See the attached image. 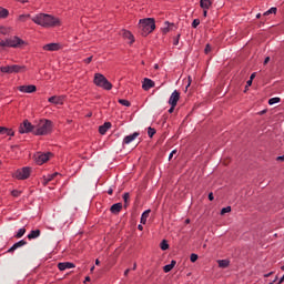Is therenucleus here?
<instances>
[{"label": "nucleus", "instance_id": "nucleus-29", "mask_svg": "<svg viewBox=\"0 0 284 284\" xmlns=\"http://www.w3.org/2000/svg\"><path fill=\"white\" fill-rule=\"evenodd\" d=\"M2 134H7V136H14V130L2 126Z\"/></svg>", "mask_w": 284, "mask_h": 284}, {"label": "nucleus", "instance_id": "nucleus-61", "mask_svg": "<svg viewBox=\"0 0 284 284\" xmlns=\"http://www.w3.org/2000/svg\"><path fill=\"white\" fill-rule=\"evenodd\" d=\"M256 19H261V13H257V14H256Z\"/></svg>", "mask_w": 284, "mask_h": 284}, {"label": "nucleus", "instance_id": "nucleus-1", "mask_svg": "<svg viewBox=\"0 0 284 284\" xmlns=\"http://www.w3.org/2000/svg\"><path fill=\"white\" fill-rule=\"evenodd\" d=\"M32 21L41 28H61L63 26L61 18L48 13H38L32 18Z\"/></svg>", "mask_w": 284, "mask_h": 284}, {"label": "nucleus", "instance_id": "nucleus-35", "mask_svg": "<svg viewBox=\"0 0 284 284\" xmlns=\"http://www.w3.org/2000/svg\"><path fill=\"white\" fill-rule=\"evenodd\" d=\"M26 234V227L18 230L17 234L14 235L16 239H21Z\"/></svg>", "mask_w": 284, "mask_h": 284}, {"label": "nucleus", "instance_id": "nucleus-64", "mask_svg": "<svg viewBox=\"0 0 284 284\" xmlns=\"http://www.w3.org/2000/svg\"><path fill=\"white\" fill-rule=\"evenodd\" d=\"M281 270H282V272H284V265H283V266H281Z\"/></svg>", "mask_w": 284, "mask_h": 284}, {"label": "nucleus", "instance_id": "nucleus-3", "mask_svg": "<svg viewBox=\"0 0 284 284\" xmlns=\"http://www.w3.org/2000/svg\"><path fill=\"white\" fill-rule=\"evenodd\" d=\"M138 30L141 37H149L156 30V20L154 18H143L139 20Z\"/></svg>", "mask_w": 284, "mask_h": 284}, {"label": "nucleus", "instance_id": "nucleus-47", "mask_svg": "<svg viewBox=\"0 0 284 284\" xmlns=\"http://www.w3.org/2000/svg\"><path fill=\"white\" fill-rule=\"evenodd\" d=\"M252 82H253V80H248V81L246 82V88L252 87Z\"/></svg>", "mask_w": 284, "mask_h": 284}, {"label": "nucleus", "instance_id": "nucleus-18", "mask_svg": "<svg viewBox=\"0 0 284 284\" xmlns=\"http://www.w3.org/2000/svg\"><path fill=\"white\" fill-rule=\"evenodd\" d=\"M136 136H139V132H134L130 135L124 136L123 145H130V143H132V141H134Z\"/></svg>", "mask_w": 284, "mask_h": 284}, {"label": "nucleus", "instance_id": "nucleus-19", "mask_svg": "<svg viewBox=\"0 0 284 284\" xmlns=\"http://www.w3.org/2000/svg\"><path fill=\"white\" fill-rule=\"evenodd\" d=\"M23 245H28V242L26 240H21L17 243H14L9 250V253L14 252L16 250H19V247H23Z\"/></svg>", "mask_w": 284, "mask_h": 284}, {"label": "nucleus", "instance_id": "nucleus-33", "mask_svg": "<svg viewBox=\"0 0 284 284\" xmlns=\"http://www.w3.org/2000/svg\"><path fill=\"white\" fill-rule=\"evenodd\" d=\"M160 247L163 252H165V250H170V244H168V240H163L161 243H160Z\"/></svg>", "mask_w": 284, "mask_h": 284}, {"label": "nucleus", "instance_id": "nucleus-48", "mask_svg": "<svg viewBox=\"0 0 284 284\" xmlns=\"http://www.w3.org/2000/svg\"><path fill=\"white\" fill-rule=\"evenodd\" d=\"M174 154H176V150H173V151L170 153L169 159H172V156H174Z\"/></svg>", "mask_w": 284, "mask_h": 284}, {"label": "nucleus", "instance_id": "nucleus-55", "mask_svg": "<svg viewBox=\"0 0 284 284\" xmlns=\"http://www.w3.org/2000/svg\"><path fill=\"white\" fill-rule=\"evenodd\" d=\"M138 230H139L140 232H143V225L139 224V225H138Z\"/></svg>", "mask_w": 284, "mask_h": 284}, {"label": "nucleus", "instance_id": "nucleus-24", "mask_svg": "<svg viewBox=\"0 0 284 284\" xmlns=\"http://www.w3.org/2000/svg\"><path fill=\"white\" fill-rule=\"evenodd\" d=\"M40 236H41V230H34L28 234L29 241H32V239H39Z\"/></svg>", "mask_w": 284, "mask_h": 284}, {"label": "nucleus", "instance_id": "nucleus-38", "mask_svg": "<svg viewBox=\"0 0 284 284\" xmlns=\"http://www.w3.org/2000/svg\"><path fill=\"white\" fill-rule=\"evenodd\" d=\"M229 212H232V206H226L221 210V215L229 214Z\"/></svg>", "mask_w": 284, "mask_h": 284}, {"label": "nucleus", "instance_id": "nucleus-11", "mask_svg": "<svg viewBox=\"0 0 284 284\" xmlns=\"http://www.w3.org/2000/svg\"><path fill=\"white\" fill-rule=\"evenodd\" d=\"M18 92L22 94H34L37 92V85L34 84H22L17 87Z\"/></svg>", "mask_w": 284, "mask_h": 284}, {"label": "nucleus", "instance_id": "nucleus-4", "mask_svg": "<svg viewBox=\"0 0 284 284\" xmlns=\"http://www.w3.org/2000/svg\"><path fill=\"white\" fill-rule=\"evenodd\" d=\"M27 45L28 41L14 36L12 38L0 40V52L1 50H6V48H26Z\"/></svg>", "mask_w": 284, "mask_h": 284}, {"label": "nucleus", "instance_id": "nucleus-51", "mask_svg": "<svg viewBox=\"0 0 284 284\" xmlns=\"http://www.w3.org/2000/svg\"><path fill=\"white\" fill-rule=\"evenodd\" d=\"M267 63H270V57H266L264 60V65H267Z\"/></svg>", "mask_w": 284, "mask_h": 284}, {"label": "nucleus", "instance_id": "nucleus-42", "mask_svg": "<svg viewBox=\"0 0 284 284\" xmlns=\"http://www.w3.org/2000/svg\"><path fill=\"white\" fill-rule=\"evenodd\" d=\"M199 26H201V20L194 19L192 22V28H199Z\"/></svg>", "mask_w": 284, "mask_h": 284}, {"label": "nucleus", "instance_id": "nucleus-28", "mask_svg": "<svg viewBox=\"0 0 284 284\" xmlns=\"http://www.w3.org/2000/svg\"><path fill=\"white\" fill-rule=\"evenodd\" d=\"M10 11L8 9L0 7V19H8Z\"/></svg>", "mask_w": 284, "mask_h": 284}, {"label": "nucleus", "instance_id": "nucleus-36", "mask_svg": "<svg viewBox=\"0 0 284 284\" xmlns=\"http://www.w3.org/2000/svg\"><path fill=\"white\" fill-rule=\"evenodd\" d=\"M275 103H281V98H271L268 100V105H274Z\"/></svg>", "mask_w": 284, "mask_h": 284}, {"label": "nucleus", "instance_id": "nucleus-37", "mask_svg": "<svg viewBox=\"0 0 284 284\" xmlns=\"http://www.w3.org/2000/svg\"><path fill=\"white\" fill-rule=\"evenodd\" d=\"M22 192L19 190H12L11 191V196H13L14 199H19V196H21Z\"/></svg>", "mask_w": 284, "mask_h": 284}, {"label": "nucleus", "instance_id": "nucleus-7", "mask_svg": "<svg viewBox=\"0 0 284 284\" xmlns=\"http://www.w3.org/2000/svg\"><path fill=\"white\" fill-rule=\"evenodd\" d=\"M26 70H28L26 65L19 64L0 67V72H2V74H19L26 72Z\"/></svg>", "mask_w": 284, "mask_h": 284}, {"label": "nucleus", "instance_id": "nucleus-15", "mask_svg": "<svg viewBox=\"0 0 284 284\" xmlns=\"http://www.w3.org/2000/svg\"><path fill=\"white\" fill-rule=\"evenodd\" d=\"M181 99V93H179V91H174L172 94H171V97H170V99H169V103L171 104V105H173V108H176V104L179 103V100Z\"/></svg>", "mask_w": 284, "mask_h": 284}, {"label": "nucleus", "instance_id": "nucleus-53", "mask_svg": "<svg viewBox=\"0 0 284 284\" xmlns=\"http://www.w3.org/2000/svg\"><path fill=\"white\" fill-rule=\"evenodd\" d=\"M207 10L210 9H203V17H207Z\"/></svg>", "mask_w": 284, "mask_h": 284}, {"label": "nucleus", "instance_id": "nucleus-50", "mask_svg": "<svg viewBox=\"0 0 284 284\" xmlns=\"http://www.w3.org/2000/svg\"><path fill=\"white\" fill-rule=\"evenodd\" d=\"M174 108H176V106L171 105V108L169 109V113H170V114H172V112H174Z\"/></svg>", "mask_w": 284, "mask_h": 284}, {"label": "nucleus", "instance_id": "nucleus-62", "mask_svg": "<svg viewBox=\"0 0 284 284\" xmlns=\"http://www.w3.org/2000/svg\"><path fill=\"white\" fill-rule=\"evenodd\" d=\"M85 281H87V282H90V276H87V277H85Z\"/></svg>", "mask_w": 284, "mask_h": 284}, {"label": "nucleus", "instance_id": "nucleus-25", "mask_svg": "<svg viewBox=\"0 0 284 284\" xmlns=\"http://www.w3.org/2000/svg\"><path fill=\"white\" fill-rule=\"evenodd\" d=\"M175 266H176V261L173 260L171 261L170 264L163 266V272L168 274V272H172V270H174Z\"/></svg>", "mask_w": 284, "mask_h": 284}, {"label": "nucleus", "instance_id": "nucleus-39", "mask_svg": "<svg viewBox=\"0 0 284 284\" xmlns=\"http://www.w3.org/2000/svg\"><path fill=\"white\" fill-rule=\"evenodd\" d=\"M190 261L191 263H196V261H199V255L196 253L191 254Z\"/></svg>", "mask_w": 284, "mask_h": 284}, {"label": "nucleus", "instance_id": "nucleus-20", "mask_svg": "<svg viewBox=\"0 0 284 284\" xmlns=\"http://www.w3.org/2000/svg\"><path fill=\"white\" fill-rule=\"evenodd\" d=\"M57 176H59V173H52L48 176H43V181H42V185L45 187L48 185V183H50V181H54V179H57Z\"/></svg>", "mask_w": 284, "mask_h": 284}, {"label": "nucleus", "instance_id": "nucleus-22", "mask_svg": "<svg viewBox=\"0 0 284 284\" xmlns=\"http://www.w3.org/2000/svg\"><path fill=\"white\" fill-rule=\"evenodd\" d=\"M121 210H123V204L122 203H115L111 206L110 212L112 214H119V212H121Z\"/></svg>", "mask_w": 284, "mask_h": 284}, {"label": "nucleus", "instance_id": "nucleus-58", "mask_svg": "<svg viewBox=\"0 0 284 284\" xmlns=\"http://www.w3.org/2000/svg\"><path fill=\"white\" fill-rule=\"evenodd\" d=\"M128 274H130V268H126V271L124 272V276H128Z\"/></svg>", "mask_w": 284, "mask_h": 284}, {"label": "nucleus", "instance_id": "nucleus-49", "mask_svg": "<svg viewBox=\"0 0 284 284\" xmlns=\"http://www.w3.org/2000/svg\"><path fill=\"white\" fill-rule=\"evenodd\" d=\"M209 200H210V201H214V194H213V193H210V194H209Z\"/></svg>", "mask_w": 284, "mask_h": 284}, {"label": "nucleus", "instance_id": "nucleus-12", "mask_svg": "<svg viewBox=\"0 0 284 284\" xmlns=\"http://www.w3.org/2000/svg\"><path fill=\"white\" fill-rule=\"evenodd\" d=\"M122 38L128 41L129 45H134L136 39L134 38V33L132 31L123 29L122 30Z\"/></svg>", "mask_w": 284, "mask_h": 284}, {"label": "nucleus", "instance_id": "nucleus-54", "mask_svg": "<svg viewBox=\"0 0 284 284\" xmlns=\"http://www.w3.org/2000/svg\"><path fill=\"white\" fill-rule=\"evenodd\" d=\"M256 77V73H252L251 77H250V80L251 81H254V78Z\"/></svg>", "mask_w": 284, "mask_h": 284}, {"label": "nucleus", "instance_id": "nucleus-56", "mask_svg": "<svg viewBox=\"0 0 284 284\" xmlns=\"http://www.w3.org/2000/svg\"><path fill=\"white\" fill-rule=\"evenodd\" d=\"M191 83H192V77H189V84H187V88H190Z\"/></svg>", "mask_w": 284, "mask_h": 284}, {"label": "nucleus", "instance_id": "nucleus-59", "mask_svg": "<svg viewBox=\"0 0 284 284\" xmlns=\"http://www.w3.org/2000/svg\"><path fill=\"white\" fill-rule=\"evenodd\" d=\"M95 265H101V261L95 260Z\"/></svg>", "mask_w": 284, "mask_h": 284}, {"label": "nucleus", "instance_id": "nucleus-14", "mask_svg": "<svg viewBox=\"0 0 284 284\" xmlns=\"http://www.w3.org/2000/svg\"><path fill=\"white\" fill-rule=\"evenodd\" d=\"M155 85L156 83H154V81L150 78H144L142 81V90H144V92L152 90V88Z\"/></svg>", "mask_w": 284, "mask_h": 284}, {"label": "nucleus", "instance_id": "nucleus-44", "mask_svg": "<svg viewBox=\"0 0 284 284\" xmlns=\"http://www.w3.org/2000/svg\"><path fill=\"white\" fill-rule=\"evenodd\" d=\"M204 52L205 54H210V52H212V47L210 44H206Z\"/></svg>", "mask_w": 284, "mask_h": 284}, {"label": "nucleus", "instance_id": "nucleus-17", "mask_svg": "<svg viewBox=\"0 0 284 284\" xmlns=\"http://www.w3.org/2000/svg\"><path fill=\"white\" fill-rule=\"evenodd\" d=\"M174 30V23L170 21L164 22V27L161 29L162 34H168L169 32H172Z\"/></svg>", "mask_w": 284, "mask_h": 284}, {"label": "nucleus", "instance_id": "nucleus-63", "mask_svg": "<svg viewBox=\"0 0 284 284\" xmlns=\"http://www.w3.org/2000/svg\"><path fill=\"white\" fill-rule=\"evenodd\" d=\"M108 194H112V190H109V191H108Z\"/></svg>", "mask_w": 284, "mask_h": 284}, {"label": "nucleus", "instance_id": "nucleus-27", "mask_svg": "<svg viewBox=\"0 0 284 284\" xmlns=\"http://www.w3.org/2000/svg\"><path fill=\"white\" fill-rule=\"evenodd\" d=\"M30 14L26 13V14H20L17 18L18 23H26V21H28V19H30Z\"/></svg>", "mask_w": 284, "mask_h": 284}, {"label": "nucleus", "instance_id": "nucleus-16", "mask_svg": "<svg viewBox=\"0 0 284 284\" xmlns=\"http://www.w3.org/2000/svg\"><path fill=\"white\" fill-rule=\"evenodd\" d=\"M73 267H75V265L72 262L58 263V270H60V272H65V270H73Z\"/></svg>", "mask_w": 284, "mask_h": 284}, {"label": "nucleus", "instance_id": "nucleus-57", "mask_svg": "<svg viewBox=\"0 0 284 284\" xmlns=\"http://www.w3.org/2000/svg\"><path fill=\"white\" fill-rule=\"evenodd\" d=\"M277 161H284V155L277 156Z\"/></svg>", "mask_w": 284, "mask_h": 284}, {"label": "nucleus", "instance_id": "nucleus-34", "mask_svg": "<svg viewBox=\"0 0 284 284\" xmlns=\"http://www.w3.org/2000/svg\"><path fill=\"white\" fill-rule=\"evenodd\" d=\"M276 12H278V9H276L275 7H272L266 12H264V17H268V14H276Z\"/></svg>", "mask_w": 284, "mask_h": 284}, {"label": "nucleus", "instance_id": "nucleus-21", "mask_svg": "<svg viewBox=\"0 0 284 284\" xmlns=\"http://www.w3.org/2000/svg\"><path fill=\"white\" fill-rule=\"evenodd\" d=\"M110 128H112V123L111 122H104L103 125L99 126V133L104 135V134H106L108 130H110Z\"/></svg>", "mask_w": 284, "mask_h": 284}, {"label": "nucleus", "instance_id": "nucleus-8", "mask_svg": "<svg viewBox=\"0 0 284 284\" xmlns=\"http://www.w3.org/2000/svg\"><path fill=\"white\" fill-rule=\"evenodd\" d=\"M19 134H34V124L30 122V120H23L22 123H20L18 129Z\"/></svg>", "mask_w": 284, "mask_h": 284}, {"label": "nucleus", "instance_id": "nucleus-60", "mask_svg": "<svg viewBox=\"0 0 284 284\" xmlns=\"http://www.w3.org/2000/svg\"><path fill=\"white\" fill-rule=\"evenodd\" d=\"M185 223H186V225H189V223H190V219H186V220H185Z\"/></svg>", "mask_w": 284, "mask_h": 284}, {"label": "nucleus", "instance_id": "nucleus-6", "mask_svg": "<svg viewBox=\"0 0 284 284\" xmlns=\"http://www.w3.org/2000/svg\"><path fill=\"white\" fill-rule=\"evenodd\" d=\"M31 174H32V168L23 166V168L17 169L12 174V176L13 179H17V181H27V179H30Z\"/></svg>", "mask_w": 284, "mask_h": 284}, {"label": "nucleus", "instance_id": "nucleus-31", "mask_svg": "<svg viewBox=\"0 0 284 284\" xmlns=\"http://www.w3.org/2000/svg\"><path fill=\"white\" fill-rule=\"evenodd\" d=\"M118 103H120V105H124V108H130V105H132V103L125 99H119Z\"/></svg>", "mask_w": 284, "mask_h": 284}, {"label": "nucleus", "instance_id": "nucleus-26", "mask_svg": "<svg viewBox=\"0 0 284 284\" xmlns=\"http://www.w3.org/2000/svg\"><path fill=\"white\" fill-rule=\"evenodd\" d=\"M150 210H146L141 215V223L142 225H145L148 223V219L150 217Z\"/></svg>", "mask_w": 284, "mask_h": 284}, {"label": "nucleus", "instance_id": "nucleus-10", "mask_svg": "<svg viewBox=\"0 0 284 284\" xmlns=\"http://www.w3.org/2000/svg\"><path fill=\"white\" fill-rule=\"evenodd\" d=\"M43 52H59L63 50V44L59 42H51L42 45Z\"/></svg>", "mask_w": 284, "mask_h": 284}, {"label": "nucleus", "instance_id": "nucleus-41", "mask_svg": "<svg viewBox=\"0 0 284 284\" xmlns=\"http://www.w3.org/2000/svg\"><path fill=\"white\" fill-rule=\"evenodd\" d=\"M148 134H149V136L152 139V136H154V135L156 134V130H154V129H152V128H149Z\"/></svg>", "mask_w": 284, "mask_h": 284}, {"label": "nucleus", "instance_id": "nucleus-5", "mask_svg": "<svg viewBox=\"0 0 284 284\" xmlns=\"http://www.w3.org/2000/svg\"><path fill=\"white\" fill-rule=\"evenodd\" d=\"M93 83L97 88H102V90L110 91L113 88L112 82L103 73H94Z\"/></svg>", "mask_w": 284, "mask_h": 284}, {"label": "nucleus", "instance_id": "nucleus-43", "mask_svg": "<svg viewBox=\"0 0 284 284\" xmlns=\"http://www.w3.org/2000/svg\"><path fill=\"white\" fill-rule=\"evenodd\" d=\"M92 59H93V57L91 55V57L84 59L83 62H84L87 65H90V63H92Z\"/></svg>", "mask_w": 284, "mask_h": 284}, {"label": "nucleus", "instance_id": "nucleus-32", "mask_svg": "<svg viewBox=\"0 0 284 284\" xmlns=\"http://www.w3.org/2000/svg\"><path fill=\"white\" fill-rule=\"evenodd\" d=\"M12 32V29L10 27H0V34H10Z\"/></svg>", "mask_w": 284, "mask_h": 284}, {"label": "nucleus", "instance_id": "nucleus-40", "mask_svg": "<svg viewBox=\"0 0 284 284\" xmlns=\"http://www.w3.org/2000/svg\"><path fill=\"white\" fill-rule=\"evenodd\" d=\"M123 201H124V204L128 205V203L130 202V193L123 194Z\"/></svg>", "mask_w": 284, "mask_h": 284}, {"label": "nucleus", "instance_id": "nucleus-13", "mask_svg": "<svg viewBox=\"0 0 284 284\" xmlns=\"http://www.w3.org/2000/svg\"><path fill=\"white\" fill-rule=\"evenodd\" d=\"M52 105H63L65 103V95H52L48 99Z\"/></svg>", "mask_w": 284, "mask_h": 284}, {"label": "nucleus", "instance_id": "nucleus-45", "mask_svg": "<svg viewBox=\"0 0 284 284\" xmlns=\"http://www.w3.org/2000/svg\"><path fill=\"white\" fill-rule=\"evenodd\" d=\"M13 1H17L18 3H22V4L30 3V0H13Z\"/></svg>", "mask_w": 284, "mask_h": 284}, {"label": "nucleus", "instance_id": "nucleus-9", "mask_svg": "<svg viewBox=\"0 0 284 284\" xmlns=\"http://www.w3.org/2000/svg\"><path fill=\"white\" fill-rule=\"evenodd\" d=\"M52 156H54V154H52V152H47V153L38 152L34 155L36 164L43 165L44 163H48V161H50V159H52Z\"/></svg>", "mask_w": 284, "mask_h": 284}, {"label": "nucleus", "instance_id": "nucleus-52", "mask_svg": "<svg viewBox=\"0 0 284 284\" xmlns=\"http://www.w3.org/2000/svg\"><path fill=\"white\" fill-rule=\"evenodd\" d=\"M181 38V34L178 36L176 40L174 41V45H179V39Z\"/></svg>", "mask_w": 284, "mask_h": 284}, {"label": "nucleus", "instance_id": "nucleus-23", "mask_svg": "<svg viewBox=\"0 0 284 284\" xmlns=\"http://www.w3.org/2000/svg\"><path fill=\"white\" fill-rule=\"evenodd\" d=\"M200 8L202 10H210L212 8V0H200Z\"/></svg>", "mask_w": 284, "mask_h": 284}, {"label": "nucleus", "instance_id": "nucleus-30", "mask_svg": "<svg viewBox=\"0 0 284 284\" xmlns=\"http://www.w3.org/2000/svg\"><path fill=\"white\" fill-rule=\"evenodd\" d=\"M219 267H230V260H219Z\"/></svg>", "mask_w": 284, "mask_h": 284}, {"label": "nucleus", "instance_id": "nucleus-46", "mask_svg": "<svg viewBox=\"0 0 284 284\" xmlns=\"http://www.w3.org/2000/svg\"><path fill=\"white\" fill-rule=\"evenodd\" d=\"M272 274H274V272H270V273L265 274L264 278H270V276H272Z\"/></svg>", "mask_w": 284, "mask_h": 284}, {"label": "nucleus", "instance_id": "nucleus-2", "mask_svg": "<svg viewBox=\"0 0 284 284\" xmlns=\"http://www.w3.org/2000/svg\"><path fill=\"white\" fill-rule=\"evenodd\" d=\"M54 128V123L51 120L42 118L38 120L34 124V136H48V134H52V130Z\"/></svg>", "mask_w": 284, "mask_h": 284}]
</instances>
